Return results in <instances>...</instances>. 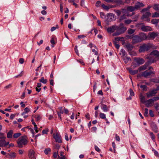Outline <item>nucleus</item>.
Segmentation results:
<instances>
[{
  "label": "nucleus",
  "mask_w": 159,
  "mask_h": 159,
  "mask_svg": "<svg viewBox=\"0 0 159 159\" xmlns=\"http://www.w3.org/2000/svg\"><path fill=\"white\" fill-rule=\"evenodd\" d=\"M114 11L116 13L117 16H118L122 14L119 18V20H120L125 19L127 17H129L130 16L129 13L126 11V9L125 8H122L121 11L118 9L114 10Z\"/></svg>",
  "instance_id": "obj_1"
},
{
  "label": "nucleus",
  "mask_w": 159,
  "mask_h": 159,
  "mask_svg": "<svg viewBox=\"0 0 159 159\" xmlns=\"http://www.w3.org/2000/svg\"><path fill=\"white\" fill-rule=\"evenodd\" d=\"M154 46L151 43H145L140 46L139 51L140 52H143L147 51L151 48H153Z\"/></svg>",
  "instance_id": "obj_2"
},
{
  "label": "nucleus",
  "mask_w": 159,
  "mask_h": 159,
  "mask_svg": "<svg viewBox=\"0 0 159 159\" xmlns=\"http://www.w3.org/2000/svg\"><path fill=\"white\" fill-rule=\"evenodd\" d=\"M127 28L123 25V24H120L119 26L116 28V31L113 34V36H117L124 33L126 30Z\"/></svg>",
  "instance_id": "obj_3"
},
{
  "label": "nucleus",
  "mask_w": 159,
  "mask_h": 159,
  "mask_svg": "<svg viewBox=\"0 0 159 159\" xmlns=\"http://www.w3.org/2000/svg\"><path fill=\"white\" fill-rule=\"evenodd\" d=\"M153 56H155L156 58L159 59V52L157 50H154L149 55L147 56L145 58L148 59V60L150 59H154V62L155 59L153 57Z\"/></svg>",
  "instance_id": "obj_4"
},
{
  "label": "nucleus",
  "mask_w": 159,
  "mask_h": 159,
  "mask_svg": "<svg viewBox=\"0 0 159 159\" xmlns=\"http://www.w3.org/2000/svg\"><path fill=\"white\" fill-rule=\"evenodd\" d=\"M17 142L18 144V146L20 148L23 147V145H26L28 143L27 139L24 136H22L19 138L18 139Z\"/></svg>",
  "instance_id": "obj_5"
},
{
  "label": "nucleus",
  "mask_w": 159,
  "mask_h": 159,
  "mask_svg": "<svg viewBox=\"0 0 159 159\" xmlns=\"http://www.w3.org/2000/svg\"><path fill=\"white\" fill-rule=\"evenodd\" d=\"M154 62V59H150L147 62H146L145 64L142 66H140L138 68V70L139 72H140L142 70H145L147 68L148 66L150 65L152 63Z\"/></svg>",
  "instance_id": "obj_6"
},
{
  "label": "nucleus",
  "mask_w": 159,
  "mask_h": 159,
  "mask_svg": "<svg viewBox=\"0 0 159 159\" xmlns=\"http://www.w3.org/2000/svg\"><path fill=\"white\" fill-rule=\"evenodd\" d=\"M158 35L157 32H149L148 35L147 39L148 40H152L154 39Z\"/></svg>",
  "instance_id": "obj_7"
},
{
  "label": "nucleus",
  "mask_w": 159,
  "mask_h": 159,
  "mask_svg": "<svg viewBox=\"0 0 159 159\" xmlns=\"http://www.w3.org/2000/svg\"><path fill=\"white\" fill-rule=\"evenodd\" d=\"M141 42V40L139 36L137 35H133V39L132 40V43L133 44H135Z\"/></svg>",
  "instance_id": "obj_8"
},
{
  "label": "nucleus",
  "mask_w": 159,
  "mask_h": 159,
  "mask_svg": "<svg viewBox=\"0 0 159 159\" xmlns=\"http://www.w3.org/2000/svg\"><path fill=\"white\" fill-rule=\"evenodd\" d=\"M157 93L156 89H154L146 93L147 98H149L150 97L154 96Z\"/></svg>",
  "instance_id": "obj_9"
},
{
  "label": "nucleus",
  "mask_w": 159,
  "mask_h": 159,
  "mask_svg": "<svg viewBox=\"0 0 159 159\" xmlns=\"http://www.w3.org/2000/svg\"><path fill=\"white\" fill-rule=\"evenodd\" d=\"M154 74V73L152 71H148V70H146L143 72V76L146 78L150 76L152 74Z\"/></svg>",
  "instance_id": "obj_10"
},
{
  "label": "nucleus",
  "mask_w": 159,
  "mask_h": 159,
  "mask_svg": "<svg viewBox=\"0 0 159 159\" xmlns=\"http://www.w3.org/2000/svg\"><path fill=\"white\" fill-rule=\"evenodd\" d=\"M35 153L33 150H30L29 151L28 156L31 159H36V157L35 156Z\"/></svg>",
  "instance_id": "obj_11"
},
{
  "label": "nucleus",
  "mask_w": 159,
  "mask_h": 159,
  "mask_svg": "<svg viewBox=\"0 0 159 159\" xmlns=\"http://www.w3.org/2000/svg\"><path fill=\"white\" fill-rule=\"evenodd\" d=\"M116 28H117V26L116 25H113L108 27L107 29V31L110 33H112L114 32L115 30H116Z\"/></svg>",
  "instance_id": "obj_12"
},
{
  "label": "nucleus",
  "mask_w": 159,
  "mask_h": 159,
  "mask_svg": "<svg viewBox=\"0 0 159 159\" xmlns=\"http://www.w3.org/2000/svg\"><path fill=\"white\" fill-rule=\"evenodd\" d=\"M141 30L144 32L150 31L152 30L151 27L148 26L142 25L141 27Z\"/></svg>",
  "instance_id": "obj_13"
},
{
  "label": "nucleus",
  "mask_w": 159,
  "mask_h": 159,
  "mask_svg": "<svg viewBox=\"0 0 159 159\" xmlns=\"http://www.w3.org/2000/svg\"><path fill=\"white\" fill-rule=\"evenodd\" d=\"M151 15V13L149 12H146L145 13L143 14L142 17V19H147V20L148 21H149V20L148 19V17Z\"/></svg>",
  "instance_id": "obj_14"
},
{
  "label": "nucleus",
  "mask_w": 159,
  "mask_h": 159,
  "mask_svg": "<svg viewBox=\"0 0 159 159\" xmlns=\"http://www.w3.org/2000/svg\"><path fill=\"white\" fill-rule=\"evenodd\" d=\"M53 138L55 139L56 142L59 143H61L62 142L61 136L59 135L58 134H53Z\"/></svg>",
  "instance_id": "obj_15"
},
{
  "label": "nucleus",
  "mask_w": 159,
  "mask_h": 159,
  "mask_svg": "<svg viewBox=\"0 0 159 159\" xmlns=\"http://www.w3.org/2000/svg\"><path fill=\"white\" fill-rule=\"evenodd\" d=\"M136 10H138L141 7H143L144 6V4L142 2H136L134 5Z\"/></svg>",
  "instance_id": "obj_16"
},
{
  "label": "nucleus",
  "mask_w": 159,
  "mask_h": 159,
  "mask_svg": "<svg viewBox=\"0 0 159 159\" xmlns=\"http://www.w3.org/2000/svg\"><path fill=\"white\" fill-rule=\"evenodd\" d=\"M135 60L137 63L139 65L143 64L145 62L143 59L140 58H136L135 59Z\"/></svg>",
  "instance_id": "obj_17"
},
{
  "label": "nucleus",
  "mask_w": 159,
  "mask_h": 159,
  "mask_svg": "<svg viewBox=\"0 0 159 159\" xmlns=\"http://www.w3.org/2000/svg\"><path fill=\"white\" fill-rule=\"evenodd\" d=\"M153 103L152 99H151L146 101L144 104H145L147 107H148L152 106V104Z\"/></svg>",
  "instance_id": "obj_18"
},
{
  "label": "nucleus",
  "mask_w": 159,
  "mask_h": 159,
  "mask_svg": "<svg viewBox=\"0 0 159 159\" xmlns=\"http://www.w3.org/2000/svg\"><path fill=\"white\" fill-rule=\"evenodd\" d=\"M102 7L103 8V9L107 11H108L110 8H114L116 7V6L110 5L108 6H107L105 5L104 4H102Z\"/></svg>",
  "instance_id": "obj_19"
},
{
  "label": "nucleus",
  "mask_w": 159,
  "mask_h": 159,
  "mask_svg": "<svg viewBox=\"0 0 159 159\" xmlns=\"http://www.w3.org/2000/svg\"><path fill=\"white\" fill-rule=\"evenodd\" d=\"M140 38L141 39V42L144 40H148L147 39L148 35L144 33H141L139 36Z\"/></svg>",
  "instance_id": "obj_20"
},
{
  "label": "nucleus",
  "mask_w": 159,
  "mask_h": 159,
  "mask_svg": "<svg viewBox=\"0 0 159 159\" xmlns=\"http://www.w3.org/2000/svg\"><path fill=\"white\" fill-rule=\"evenodd\" d=\"M101 107L104 112L107 111L109 108V107H107L106 105L103 104H101Z\"/></svg>",
  "instance_id": "obj_21"
},
{
  "label": "nucleus",
  "mask_w": 159,
  "mask_h": 159,
  "mask_svg": "<svg viewBox=\"0 0 159 159\" xmlns=\"http://www.w3.org/2000/svg\"><path fill=\"white\" fill-rule=\"evenodd\" d=\"M125 9L127 12H132L136 10L135 6L134 7L132 6L127 7Z\"/></svg>",
  "instance_id": "obj_22"
},
{
  "label": "nucleus",
  "mask_w": 159,
  "mask_h": 159,
  "mask_svg": "<svg viewBox=\"0 0 159 159\" xmlns=\"http://www.w3.org/2000/svg\"><path fill=\"white\" fill-rule=\"evenodd\" d=\"M129 73L132 75H134L138 73V70H133L131 68H129L127 69Z\"/></svg>",
  "instance_id": "obj_23"
},
{
  "label": "nucleus",
  "mask_w": 159,
  "mask_h": 159,
  "mask_svg": "<svg viewBox=\"0 0 159 159\" xmlns=\"http://www.w3.org/2000/svg\"><path fill=\"white\" fill-rule=\"evenodd\" d=\"M126 47L127 48L128 50L129 51H131L133 48V47L131 44L129 43H127L126 45Z\"/></svg>",
  "instance_id": "obj_24"
},
{
  "label": "nucleus",
  "mask_w": 159,
  "mask_h": 159,
  "mask_svg": "<svg viewBox=\"0 0 159 159\" xmlns=\"http://www.w3.org/2000/svg\"><path fill=\"white\" fill-rule=\"evenodd\" d=\"M13 134V131L12 130H10L7 133V137L8 138H11L12 137Z\"/></svg>",
  "instance_id": "obj_25"
},
{
  "label": "nucleus",
  "mask_w": 159,
  "mask_h": 159,
  "mask_svg": "<svg viewBox=\"0 0 159 159\" xmlns=\"http://www.w3.org/2000/svg\"><path fill=\"white\" fill-rule=\"evenodd\" d=\"M152 7L156 11H159V4H155Z\"/></svg>",
  "instance_id": "obj_26"
},
{
  "label": "nucleus",
  "mask_w": 159,
  "mask_h": 159,
  "mask_svg": "<svg viewBox=\"0 0 159 159\" xmlns=\"http://www.w3.org/2000/svg\"><path fill=\"white\" fill-rule=\"evenodd\" d=\"M152 128L153 131L154 132H155L156 133H157L158 132V129L156 125L153 124L152 126Z\"/></svg>",
  "instance_id": "obj_27"
},
{
  "label": "nucleus",
  "mask_w": 159,
  "mask_h": 159,
  "mask_svg": "<svg viewBox=\"0 0 159 159\" xmlns=\"http://www.w3.org/2000/svg\"><path fill=\"white\" fill-rule=\"evenodd\" d=\"M124 61L125 63H127L129 61H131V59L129 57L125 56L124 57Z\"/></svg>",
  "instance_id": "obj_28"
},
{
  "label": "nucleus",
  "mask_w": 159,
  "mask_h": 159,
  "mask_svg": "<svg viewBox=\"0 0 159 159\" xmlns=\"http://www.w3.org/2000/svg\"><path fill=\"white\" fill-rule=\"evenodd\" d=\"M135 30H133L131 29H129L127 30V32L129 34H134L135 32Z\"/></svg>",
  "instance_id": "obj_29"
},
{
  "label": "nucleus",
  "mask_w": 159,
  "mask_h": 159,
  "mask_svg": "<svg viewBox=\"0 0 159 159\" xmlns=\"http://www.w3.org/2000/svg\"><path fill=\"white\" fill-rule=\"evenodd\" d=\"M24 110V111L22 112L21 114L22 116H23L25 114L28 113L30 111L28 107L25 108Z\"/></svg>",
  "instance_id": "obj_30"
},
{
  "label": "nucleus",
  "mask_w": 159,
  "mask_h": 159,
  "mask_svg": "<svg viewBox=\"0 0 159 159\" xmlns=\"http://www.w3.org/2000/svg\"><path fill=\"white\" fill-rule=\"evenodd\" d=\"M151 22L153 24H156L159 23V19H153L152 20Z\"/></svg>",
  "instance_id": "obj_31"
},
{
  "label": "nucleus",
  "mask_w": 159,
  "mask_h": 159,
  "mask_svg": "<svg viewBox=\"0 0 159 159\" xmlns=\"http://www.w3.org/2000/svg\"><path fill=\"white\" fill-rule=\"evenodd\" d=\"M39 81L40 82L43 84H46L47 82V80L46 79H45L44 77H42L41 79L39 80Z\"/></svg>",
  "instance_id": "obj_32"
},
{
  "label": "nucleus",
  "mask_w": 159,
  "mask_h": 159,
  "mask_svg": "<svg viewBox=\"0 0 159 159\" xmlns=\"http://www.w3.org/2000/svg\"><path fill=\"white\" fill-rule=\"evenodd\" d=\"M9 157L11 158H14L16 157V154L14 152H11L8 154Z\"/></svg>",
  "instance_id": "obj_33"
},
{
  "label": "nucleus",
  "mask_w": 159,
  "mask_h": 159,
  "mask_svg": "<svg viewBox=\"0 0 159 159\" xmlns=\"http://www.w3.org/2000/svg\"><path fill=\"white\" fill-rule=\"evenodd\" d=\"M140 99L141 102L144 103L145 102V97L143 96L142 95H141L140 96Z\"/></svg>",
  "instance_id": "obj_34"
},
{
  "label": "nucleus",
  "mask_w": 159,
  "mask_h": 159,
  "mask_svg": "<svg viewBox=\"0 0 159 159\" xmlns=\"http://www.w3.org/2000/svg\"><path fill=\"white\" fill-rule=\"evenodd\" d=\"M100 118L102 119H105L106 118L105 115L102 113H100L99 114Z\"/></svg>",
  "instance_id": "obj_35"
},
{
  "label": "nucleus",
  "mask_w": 159,
  "mask_h": 159,
  "mask_svg": "<svg viewBox=\"0 0 159 159\" xmlns=\"http://www.w3.org/2000/svg\"><path fill=\"white\" fill-rule=\"evenodd\" d=\"M5 142V139L0 140V147H3Z\"/></svg>",
  "instance_id": "obj_36"
},
{
  "label": "nucleus",
  "mask_w": 159,
  "mask_h": 159,
  "mask_svg": "<svg viewBox=\"0 0 159 159\" xmlns=\"http://www.w3.org/2000/svg\"><path fill=\"white\" fill-rule=\"evenodd\" d=\"M51 151V149L50 148H46L44 151V152L45 154L47 155L49 152H50Z\"/></svg>",
  "instance_id": "obj_37"
},
{
  "label": "nucleus",
  "mask_w": 159,
  "mask_h": 159,
  "mask_svg": "<svg viewBox=\"0 0 159 159\" xmlns=\"http://www.w3.org/2000/svg\"><path fill=\"white\" fill-rule=\"evenodd\" d=\"M21 134L20 133H19L14 134L13 135V137L14 138H17L19 137Z\"/></svg>",
  "instance_id": "obj_38"
},
{
  "label": "nucleus",
  "mask_w": 159,
  "mask_h": 159,
  "mask_svg": "<svg viewBox=\"0 0 159 159\" xmlns=\"http://www.w3.org/2000/svg\"><path fill=\"white\" fill-rule=\"evenodd\" d=\"M148 109L145 108V111L144 113V116H148Z\"/></svg>",
  "instance_id": "obj_39"
},
{
  "label": "nucleus",
  "mask_w": 159,
  "mask_h": 159,
  "mask_svg": "<svg viewBox=\"0 0 159 159\" xmlns=\"http://www.w3.org/2000/svg\"><path fill=\"white\" fill-rule=\"evenodd\" d=\"M49 130L48 129H46L42 131L43 134H47Z\"/></svg>",
  "instance_id": "obj_40"
},
{
  "label": "nucleus",
  "mask_w": 159,
  "mask_h": 159,
  "mask_svg": "<svg viewBox=\"0 0 159 159\" xmlns=\"http://www.w3.org/2000/svg\"><path fill=\"white\" fill-rule=\"evenodd\" d=\"M5 134L0 132V136L2 139H5L6 137L5 136Z\"/></svg>",
  "instance_id": "obj_41"
},
{
  "label": "nucleus",
  "mask_w": 159,
  "mask_h": 159,
  "mask_svg": "<svg viewBox=\"0 0 159 159\" xmlns=\"http://www.w3.org/2000/svg\"><path fill=\"white\" fill-rule=\"evenodd\" d=\"M34 118L36 119L37 121L39 120L41 118L39 115H36L34 116Z\"/></svg>",
  "instance_id": "obj_42"
},
{
  "label": "nucleus",
  "mask_w": 159,
  "mask_h": 159,
  "mask_svg": "<svg viewBox=\"0 0 159 159\" xmlns=\"http://www.w3.org/2000/svg\"><path fill=\"white\" fill-rule=\"evenodd\" d=\"M59 28V26L58 25H56V27H53L51 28V31H53L55 30L56 29L58 28Z\"/></svg>",
  "instance_id": "obj_43"
},
{
  "label": "nucleus",
  "mask_w": 159,
  "mask_h": 159,
  "mask_svg": "<svg viewBox=\"0 0 159 159\" xmlns=\"http://www.w3.org/2000/svg\"><path fill=\"white\" fill-rule=\"evenodd\" d=\"M74 49H75V53H76V54H77V55L79 56V52H78V50L77 49V46H75Z\"/></svg>",
  "instance_id": "obj_44"
},
{
  "label": "nucleus",
  "mask_w": 159,
  "mask_h": 159,
  "mask_svg": "<svg viewBox=\"0 0 159 159\" xmlns=\"http://www.w3.org/2000/svg\"><path fill=\"white\" fill-rule=\"evenodd\" d=\"M150 135L151 138L152 140H154L155 139V137L153 134V133L151 132L150 133Z\"/></svg>",
  "instance_id": "obj_45"
},
{
  "label": "nucleus",
  "mask_w": 159,
  "mask_h": 159,
  "mask_svg": "<svg viewBox=\"0 0 159 159\" xmlns=\"http://www.w3.org/2000/svg\"><path fill=\"white\" fill-rule=\"evenodd\" d=\"M152 99V101L154 103V101H156L157 100H159V98L158 97H154L152 99Z\"/></svg>",
  "instance_id": "obj_46"
},
{
  "label": "nucleus",
  "mask_w": 159,
  "mask_h": 159,
  "mask_svg": "<svg viewBox=\"0 0 159 159\" xmlns=\"http://www.w3.org/2000/svg\"><path fill=\"white\" fill-rule=\"evenodd\" d=\"M114 2L119 3L120 4H122L123 3L122 1L121 0H116L114 1Z\"/></svg>",
  "instance_id": "obj_47"
},
{
  "label": "nucleus",
  "mask_w": 159,
  "mask_h": 159,
  "mask_svg": "<svg viewBox=\"0 0 159 159\" xmlns=\"http://www.w3.org/2000/svg\"><path fill=\"white\" fill-rule=\"evenodd\" d=\"M149 114L150 116L151 117H152L154 116L153 111L151 110H150L149 111Z\"/></svg>",
  "instance_id": "obj_48"
},
{
  "label": "nucleus",
  "mask_w": 159,
  "mask_h": 159,
  "mask_svg": "<svg viewBox=\"0 0 159 159\" xmlns=\"http://www.w3.org/2000/svg\"><path fill=\"white\" fill-rule=\"evenodd\" d=\"M101 5V2L100 1H98L96 3V6L97 7H99Z\"/></svg>",
  "instance_id": "obj_49"
},
{
  "label": "nucleus",
  "mask_w": 159,
  "mask_h": 159,
  "mask_svg": "<svg viewBox=\"0 0 159 159\" xmlns=\"http://www.w3.org/2000/svg\"><path fill=\"white\" fill-rule=\"evenodd\" d=\"M129 92L130 94V95L131 96H133L134 95V93L133 91V90L131 89H129Z\"/></svg>",
  "instance_id": "obj_50"
},
{
  "label": "nucleus",
  "mask_w": 159,
  "mask_h": 159,
  "mask_svg": "<svg viewBox=\"0 0 159 159\" xmlns=\"http://www.w3.org/2000/svg\"><path fill=\"white\" fill-rule=\"evenodd\" d=\"M12 87V85L11 84H9V85L6 86L5 87V89H10Z\"/></svg>",
  "instance_id": "obj_51"
},
{
  "label": "nucleus",
  "mask_w": 159,
  "mask_h": 159,
  "mask_svg": "<svg viewBox=\"0 0 159 159\" xmlns=\"http://www.w3.org/2000/svg\"><path fill=\"white\" fill-rule=\"evenodd\" d=\"M78 38L79 39L83 38L86 37V36L84 35H79L77 36Z\"/></svg>",
  "instance_id": "obj_52"
},
{
  "label": "nucleus",
  "mask_w": 159,
  "mask_h": 159,
  "mask_svg": "<svg viewBox=\"0 0 159 159\" xmlns=\"http://www.w3.org/2000/svg\"><path fill=\"white\" fill-rule=\"evenodd\" d=\"M132 21V20L128 19L126 20H125V24H129Z\"/></svg>",
  "instance_id": "obj_53"
},
{
  "label": "nucleus",
  "mask_w": 159,
  "mask_h": 159,
  "mask_svg": "<svg viewBox=\"0 0 159 159\" xmlns=\"http://www.w3.org/2000/svg\"><path fill=\"white\" fill-rule=\"evenodd\" d=\"M114 44H115L116 48L117 49H118L120 47L119 45L117 44L116 41H114Z\"/></svg>",
  "instance_id": "obj_54"
},
{
  "label": "nucleus",
  "mask_w": 159,
  "mask_h": 159,
  "mask_svg": "<svg viewBox=\"0 0 159 159\" xmlns=\"http://www.w3.org/2000/svg\"><path fill=\"white\" fill-rule=\"evenodd\" d=\"M19 62L20 64H21L23 63L24 62V59L23 58H20L19 60Z\"/></svg>",
  "instance_id": "obj_55"
},
{
  "label": "nucleus",
  "mask_w": 159,
  "mask_h": 159,
  "mask_svg": "<svg viewBox=\"0 0 159 159\" xmlns=\"http://www.w3.org/2000/svg\"><path fill=\"white\" fill-rule=\"evenodd\" d=\"M58 152V151H57V152ZM57 156H58V152H54L53 154V157L54 158H56L57 157Z\"/></svg>",
  "instance_id": "obj_56"
},
{
  "label": "nucleus",
  "mask_w": 159,
  "mask_h": 159,
  "mask_svg": "<svg viewBox=\"0 0 159 159\" xmlns=\"http://www.w3.org/2000/svg\"><path fill=\"white\" fill-rule=\"evenodd\" d=\"M140 88L143 89V90H145L147 86L145 85H141L140 86Z\"/></svg>",
  "instance_id": "obj_57"
},
{
  "label": "nucleus",
  "mask_w": 159,
  "mask_h": 159,
  "mask_svg": "<svg viewBox=\"0 0 159 159\" xmlns=\"http://www.w3.org/2000/svg\"><path fill=\"white\" fill-rule=\"evenodd\" d=\"M101 17L102 18H104L105 17V16L104 15V14L103 12H100V13Z\"/></svg>",
  "instance_id": "obj_58"
},
{
  "label": "nucleus",
  "mask_w": 159,
  "mask_h": 159,
  "mask_svg": "<svg viewBox=\"0 0 159 159\" xmlns=\"http://www.w3.org/2000/svg\"><path fill=\"white\" fill-rule=\"evenodd\" d=\"M23 72V71H22L21 72V73L19 75H16V76H15V78H17V77H21L23 74H22V73Z\"/></svg>",
  "instance_id": "obj_59"
},
{
  "label": "nucleus",
  "mask_w": 159,
  "mask_h": 159,
  "mask_svg": "<svg viewBox=\"0 0 159 159\" xmlns=\"http://www.w3.org/2000/svg\"><path fill=\"white\" fill-rule=\"evenodd\" d=\"M77 61L80 63L81 64L83 65H84V62L81 59H80V60H77Z\"/></svg>",
  "instance_id": "obj_60"
},
{
  "label": "nucleus",
  "mask_w": 159,
  "mask_h": 159,
  "mask_svg": "<svg viewBox=\"0 0 159 159\" xmlns=\"http://www.w3.org/2000/svg\"><path fill=\"white\" fill-rule=\"evenodd\" d=\"M85 116L88 120H90V119L89 114V113H87L85 114Z\"/></svg>",
  "instance_id": "obj_61"
},
{
  "label": "nucleus",
  "mask_w": 159,
  "mask_h": 159,
  "mask_svg": "<svg viewBox=\"0 0 159 159\" xmlns=\"http://www.w3.org/2000/svg\"><path fill=\"white\" fill-rule=\"evenodd\" d=\"M51 43L52 45H54L56 43L55 42L53 38L51 40Z\"/></svg>",
  "instance_id": "obj_62"
},
{
  "label": "nucleus",
  "mask_w": 159,
  "mask_h": 159,
  "mask_svg": "<svg viewBox=\"0 0 159 159\" xmlns=\"http://www.w3.org/2000/svg\"><path fill=\"white\" fill-rule=\"evenodd\" d=\"M116 139L118 141H120V138L117 134L116 135Z\"/></svg>",
  "instance_id": "obj_63"
},
{
  "label": "nucleus",
  "mask_w": 159,
  "mask_h": 159,
  "mask_svg": "<svg viewBox=\"0 0 159 159\" xmlns=\"http://www.w3.org/2000/svg\"><path fill=\"white\" fill-rule=\"evenodd\" d=\"M152 80H153V81L156 83H159V79H153Z\"/></svg>",
  "instance_id": "obj_64"
}]
</instances>
